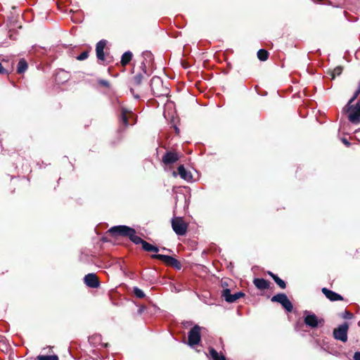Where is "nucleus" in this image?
Wrapping results in <instances>:
<instances>
[{
	"mask_svg": "<svg viewBox=\"0 0 360 360\" xmlns=\"http://www.w3.org/2000/svg\"><path fill=\"white\" fill-rule=\"evenodd\" d=\"M150 88L156 96H162L168 94L167 88L163 86L162 80L160 77L155 76L151 79Z\"/></svg>",
	"mask_w": 360,
	"mask_h": 360,
	"instance_id": "1",
	"label": "nucleus"
},
{
	"mask_svg": "<svg viewBox=\"0 0 360 360\" xmlns=\"http://www.w3.org/2000/svg\"><path fill=\"white\" fill-rule=\"evenodd\" d=\"M344 110L349 112L348 120L353 124L360 122V103L358 102L356 105L350 104V107L344 108Z\"/></svg>",
	"mask_w": 360,
	"mask_h": 360,
	"instance_id": "2",
	"label": "nucleus"
},
{
	"mask_svg": "<svg viewBox=\"0 0 360 360\" xmlns=\"http://www.w3.org/2000/svg\"><path fill=\"white\" fill-rule=\"evenodd\" d=\"M134 229L125 225L114 226L111 227L108 232L112 236L129 237L133 232Z\"/></svg>",
	"mask_w": 360,
	"mask_h": 360,
	"instance_id": "3",
	"label": "nucleus"
},
{
	"mask_svg": "<svg viewBox=\"0 0 360 360\" xmlns=\"http://www.w3.org/2000/svg\"><path fill=\"white\" fill-rule=\"evenodd\" d=\"M271 300L273 302L280 303L288 312H291L292 311V304L287 295L284 293H278L276 295H274Z\"/></svg>",
	"mask_w": 360,
	"mask_h": 360,
	"instance_id": "4",
	"label": "nucleus"
},
{
	"mask_svg": "<svg viewBox=\"0 0 360 360\" xmlns=\"http://www.w3.org/2000/svg\"><path fill=\"white\" fill-rule=\"evenodd\" d=\"M172 227L178 236H184L187 231V224L181 217H175L172 219Z\"/></svg>",
	"mask_w": 360,
	"mask_h": 360,
	"instance_id": "5",
	"label": "nucleus"
},
{
	"mask_svg": "<svg viewBox=\"0 0 360 360\" xmlns=\"http://www.w3.org/2000/svg\"><path fill=\"white\" fill-rule=\"evenodd\" d=\"M151 257L153 259H160L164 262L167 266H172L176 269L180 270L181 269V264L180 262L171 256L157 254L153 255Z\"/></svg>",
	"mask_w": 360,
	"mask_h": 360,
	"instance_id": "6",
	"label": "nucleus"
},
{
	"mask_svg": "<svg viewBox=\"0 0 360 360\" xmlns=\"http://www.w3.org/2000/svg\"><path fill=\"white\" fill-rule=\"evenodd\" d=\"M348 328L349 325L347 323H344L343 324L339 326L333 330L334 338L343 342H347Z\"/></svg>",
	"mask_w": 360,
	"mask_h": 360,
	"instance_id": "7",
	"label": "nucleus"
},
{
	"mask_svg": "<svg viewBox=\"0 0 360 360\" xmlns=\"http://www.w3.org/2000/svg\"><path fill=\"white\" fill-rule=\"evenodd\" d=\"M304 322L307 326L314 328L319 326V324L323 325L324 321L323 319H318L314 314L305 311Z\"/></svg>",
	"mask_w": 360,
	"mask_h": 360,
	"instance_id": "8",
	"label": "nucleus"
},
{
	"mask_svg": "<svg viewBox=\"0 0 360 360\" xmlns=\"http://www.w3.org/2000/svg\"><path fill=\"white\" fill-rule=\"evenodd\" d=\"M188 345L193 347L200 341V327L198 325L193 326L188 332Z\"/></svg>",
	"mask_w": 360,
	"mask_h": 360,
	"instance_id": "9",
	"label": "nucleus"
},
{
	"mask_svg": "<svg viewBox=\"0 0 360 360\" xmlns=\"http://www.w3.org/2000/svg\"><path fill=\"white\" fill-rule=\"evenodd\" d=\"M244 295L245 294L242 292H238L234 294H231V290L229 288L223 290L221 293V296L229 303H233Z\"/></svg>",
	"mask_w": 360,
	"mask_h": 360,
	"instance_id": "10",
	"label": "nucleus"
},
{
	"mask_svg": "<svg viewBox=\"0 0 360 360\" xmlns=\"http://www.w3.org/2000/svg\"><path fill=\"white\" fill-rule=\"evenodd\" d=\"M84 282L89 288H97L100 285V282L95 274H88L84 278Z\"/></svg>",
	"mask_w": 360,
	"mask_h": 360,
	"instance_id": "11",
	"label": "nucleus"
},
{
	"mask_svg": "<svg viewBox=\"0 0 360 360\" xmlns=\"http://www.w3.org/2000/svg\"><path fill=\"white\" fill-rule=\"evenodd\" d=\"M179 160V155L177 153L168 151L167 152L162 158V161L165 165H172L176 162Z\"/></svg>",
	"mask_w": 360,
	"mask_h": 360,
	"instance_id": "12",
	"label": "nucleus"
},
{
	"mask_svg": "<svg viewBox=\"0 0 360 360\" xmlns=\"http://www.w3.org/2000/svg\"><path fill=\"white\" fill-rule=\"evenodd\" d=\"M321 291L324 295L332 302L343 300V297L340 295L326 288H323Z\"/></svg>",
	"mask_w": 360,
	"mask_h": 360,
	"instance_id": "13",
	"label": "nucleus"
},
{
	"mask_svg": "<svg viewBox=\"0 0 360 360\" xmlns=\"http://www.w3.org/2000/svg\"><path fill=\"white\" fill-rule=\"evenodd\" d=\"M106 45V41L105 40H101L99 41L96 47V56L98 60H104L105 56H104V48Z\"/></svg>",
	"mask_w": 360,
	"mask_h": 360,
	"instance_id": "14",
	"label": "nucleus"
},
{
	"mask_svg": "<svg viewBox=\"0 0 360 360\" xmlns=\"http://www.w3.org/2000/svg\"><path fill=\"white\" fill-rule=\"evenodd\" d=\"M178 173L180 176V177L186 180L187 181H191L192 179V174L190 172H188L184 165H180L178 167Z\"/></svg>",
	"mask_w": 360,
	"mask_h": 360,
	"instance_id": "15",
	"label": "nucleus"
},
{
	"mask_svg": "<svg viewBox=\"0 0 360 360\" xmlns=\"http://www.w3.org/2000/svg\"><path fill=\"white\" fill-rule=\"evenodd\" d=\"M253 283L257 287V288L259 290H266L269 287V282L264 278H255L253 280Z\"/></svg>",
	"mask_w": 360,
	"mask_h": 360,
	"instance_id": "16",
	"label": "nucleus"
},
{
	"mask_svg": "<svg viewBox=\"0 0 360 360\" xmlns=\"http://www.w3.org/2000/svg\"><path fill=\"white\" fill-rule=\"evenodd\" d=\"M129 238L131 242H133L136 245H143L144 242V240H143L141 237L136 236V232L134 229L133 230V232L129 236Z\"/></svg>",
	"mask_w": 360,
	"mask_h": 360,
	"instance_id": "17",
	"label": "nucleus"
},
{
	"mask_svg": "<svg viewBox=\"0 0 360 360\" xmlns=\"http://www.w3.org/2000/svg\"><path fill=\"white\" fill-rule=\"evenodd\" d=\"M142 248L143 250H145L146 252H159V248L158 247L153 245L145 240L142 245Z\"/></svg>",
	"mask_w": 360,
	"mask_h": 360,
	"instance_id": "18",
	"label": "nucleus"
},
{
	"mask_svg": "<svg viewBox=\"0 0 360 360\" xmlns=\"http://www.w3.org/2000/svg\"><path fill=\"white\" fill-rule=\"evenodd\" d=\"M209 352L212 360H226L224 355L219 354L214 348H210Z\"/></svg>",
	"mask_w": 360,
	"mask_h": 360,
	"instance_id": "19",
	"label": "nucleus"
},
{
	"mask_svg": "<svg viewBox=\"0 0 360 360\" xmlns=\"http://www.w3.org/2000/svg\"><path fill=\"white\" fill-rule=\"evenodd\" d=\"M132 58V53L131 51H128L123 53L121 58V63L123 66L126 65L129 63V61Z\"/></svg>",
	"mask_w": 360,
	"mask_h": 360,
	"instance_id": "20",
	"label": "nucleus"
},
{
	"mask_svg": "<svg viewBox=\"0 0 360 360\" xmlns=\"http://www.w3.org/2000/svg\"><path fill=\"white\" fill-rule=\"evenodd\" d=\"M128 114H131L130 111H128L125 108L122 109L121 112V120L124 126H128L129 124V117Z\"/></svg>",
	"mask_w": 360,
	"mask_h": 360,
	"instance_id": "21",
	"label": "nucleus"
},
{
	"mask_svg": "<svg viewBox=\"0 0 360 360\" xmlns=\"http://www.w3.org/2000/svg\"><path fill=\"white\" fill-rule=\"evenodd\" d=\"M142 60H145V63H146L148 65H150L153 60V54L150 51H146L143 52L142 53Z\"/></svg>",
	"mask_w": 360,
	"mask_h": 360,
	"instance_id": "22",
	"label": "nucleus"
},
{
	"mask_svg": "<svg viewBox=\"0 0 360 360\" xmlns=\"http://www.w3.org/2000/svg\"><path fill=\"white\" fill-rule=\"evenodd\" d=\"M27 69V63L24 59H20L18 63L17 72L23 73Z\"/></svg>",
	"mask_w": 360,
	"mask_h": 360,
	"instance_id": "23",
	"label": "nucleus"
},
{
	"mask_svg": "<svg viewBox=\"0 0 360 360\" xmlns=\"http://www.w3.org/2000/svg\"><path fill=\"white\" fill-rule=\"evenodd\" d=\"M257 57L261 61H265L268 59L269 53L264 49H259L257 51Z\"/></svg>",
	"mask_w": 360,
	"mask_h": 360,
	"instance_id": "24",
	"label": "nucleus"
},
{
	"mask_svg": "<svg viewBox=\"0 0 360 360\" xmlns=\"http://www.w3.org/2000/svg\"><path fill=\"white\" fill-rule=\"evenodd\" d=\"M36 360H58V356L56 354L39 355L37 356Z\"/></svg>",
	"mask_w": 360,
	"mask_h": 360,
	"instance_id": "25",
	"label": "nucleus"
},
{
	"mask_svg": "<svg viewBox=\"0 0 360 360\" xmlns=\"http://www.w3.org/2000/svg\"><path fill=\"white\" fill-rule=\"evenodd\" d=\"M342 71V68L341 66H338L335 68H334L332 71L329 72L328 73L331 76V79H333L335 78L336 76H339L341 75Z\"/></svg>",
	"mask_w": 360,
	"mask_h": 360,
	"instance_id": "26",
	"label": "nucleus"
},
{
	"mask_svg": "<svg viewBox=\"0 0 360 360\" xmlns=\"http://www.w3.org/2000/svg\"><path fill=\"white\" fill-rule=\"evenodd\" d=\"M273 279L281 288L285 289L286 288L285 282L281 278H280L278 276H273Z\"/></svg>",
	"mask_w": 360,
	"mask_h": 360,
	"instance_id": "27",
	"label": "nucleus"
},
{
	"mask_svg": "<svg viewBox=\"0 0 360 360\" xmlns=\"http://www.w3.org/2000/svg\"><path fill=\"white\" fill-rule=\"evenodd\" d=\"M133 292L135 296L138 298H143L146 296L143 291L139 288L138 287H134L133 289Z\"/></svg>",
	"mask_w": 360,
	"mask_h": 360,
	"instance_id": "28",
	"label": "nucleus"
},
{
	"mask_svg": "<svg viewBox=\"0 0 360 360\" xmlns=\"http://www.w3.org/2000/svg\"><path fill=\"white\" fill-rule=\"evenodd\" d=\"M143 75L142 73H139L137 74L136 75H135L134 77V83L136 84V85H140L142 82V80H143Z\"/></svg>",
	"mask_w": 360,
	"mask_h": 360,
	"instance_id": "29",
	"label": "nucleus"
},
{
	"mask_svg": "<svg viewBox=\"0 0 360 360\" xmlns=\"http://www.w3.org/2000/svg\"><path fill=\"white\" fill-rule=\"evenodd\" d=\"M89 56V51H84L81 54H79L78 56H77V59L78 60H84L86 59Z\"/></svg>",
	"mask_w": 360,
	"mask_h": 360,
	"instance_id": "30",
	"label": "nucleus"
},
{
	"mask_svg": "<svg viewBox=\"0 0 360 360\" xmlns=\"http://www.w3.org/2000/svg\"><path fill=\"white\" fill-rule=\"evenodd\" d=\"M148 66H149V65H148L146 63H145V60L141 61V68L142 72L146 75H148L147 68Z\"/></svg>",
	"mask_w": 360,
	"mask_h": 360,
	"instance_id": "31",
	"label": "nucleus"
},
{
	"mask_svg": "<svg viewBox=\"0 0 360 360\" xmlns=\"http://www.w3.org/2000/svg\"><path fill=\"white\" fill-rule=\"evenodd\" d=\"M98 84L103 86H105V87H108L110 84L108 82V81L105 80V79H99L98 81Z\"/></svg>",
	"mask_w": 360,
	"mask_h": 360,
	"instance_id": "32",
	"label": "nucleus"
},
{
	"mask_svg": "<svg viewBox=\"0 0 360 360\" xmlns=\"http://www.w3.org/2000/svg\"><path fill=\"white\" fill-rule=\"evenodd\" d=\"M352 316H353V314L352 313H350L349 311H345L344 316H343V317L345 319H350L352 318Z\"/></svg>",
	"mask_w": 360,
	"mask_h": 360,
	"instance_id": "33",
	"label": "nucleus"
},
{
	"mask_svg": "<svg viewBox=\"0 0 360 360\" xmlns=\"http://www.w3.org/2000/svg\"><path fill=\"white\" fill-rule=\"evenodd\" d=\"M354 360H360V352H356L354 354Z\"/></svg>",
	"mask_w": 360,
	"mask_h": 360,
	"instance_id": "34",
	"label": "nucleus"
},
{
	"mask_svg": "<svg viewBox=\"0 0 360 360\" xmlns=\"http://www.w3.org/2000/svg\"><path fill=\"white\" fill-rule=\"evenodd\" d=\"M342 143H343L345 146H350V143H349V142L348 141V140H347V139H346L345 138L342 139Z\"/></svg>",
	"mask_w": 360,
	"mask_h": 360,
	"instance_id": "35",
	"label": "nucleus"
},
{
	"mask_svg": "<svg viewBox=\"0 0 360 360\" xmlns=\"http://www.w3.org/2000/svg\"><path fill=\"white\" fill-rule=\"evenodd\" d=\"M5 72V69L3 68L1 63H0V73H4Z\"/></svg>",
	"mask_w": 360,
	"mask_h": 360,
	"instance_id": "36",
	"label": "nucleus"
},
{
	"mask_svg": "<svg viewBox=\"0 0 360 360\" xmlns=\"http://www.w3.org/2000/svg\"><path fill=\"white\" fill-rule=\"evenodd\" d=\"M268 274L273 278V276H277L276 274H274V273L269 271Z\"/></svg>",
	"mask_w": 360,
	"mask_h": 360,
	"instance_id": "37",
	"label": "nucleus"
},
{
	"mask_svg": "<svg viewBox=\"0 0 360 360\" xmlns=\"http://www.w3.org/2000/svg\"><path fill=\"white\" fill-rule=\"evenodd\" d=\"M268 274L273 278V276H277L276 274H274V273L269 271Z\"/></svg>",
	"mask_w": 360,
	"mask_h": 360,
	"instance_id": "38",
	"label": "nucleus"
},
{
	"mask_svg": "<svg viewBox=\"0 0 360 360\" xmlns=\"http://www.w3.org/2000/svg\"><path fill=\"white\" fill-rule=\"evenodd\" d=\"M355 135L356 137L360 136V129L355 131Z\"/></svg>",
	"mask_w": 360,
	"mask_h": 360,
	"instance_id": "39",
	"label": "nucleus"
},
{
	"mask_svg": "<svg viewBox=\"0 0 360 360\" xmlns=\"http://www.w3.org/2000/svg\"><path fill=\"white\" fill-rule=\"evenodd\" d=\"M60 73H62V74H66V72H65V71H63V70H60V71L57 74V77H58Z\"/></svg>",
	"mask_w": 360,
	"mask_h": 360,
	"instance_id": "40",
	"label": "nucleus"
},
{
	"mask_svg": "<svg viewBox=\"0 0 360 360\" xmlns=\"http://www.w3.org/2000/svg\"><path fill=\"white\" fill-rule=\"evenodd\" d=\"M163 250H167V251H171L170 250H167V249H166V248H163Z\"/></svg>",
	"mask_w": 360,
	"mask_h": 360,
	"instance_id": "41",
	"label": "nucleus"
},
{
	"mask_svg": "<svg viewBox=\"0 0 360 360\" xmlns=\"http://www.w3.org/2000/svg\"><path fill=\"white\" fill-rule=\"evenodd\" d=\"M175 130H176V132L179 131V129L177 127L175 129Z\"/></svg>",
	"mask_w": 360,
	"mask_h": 360,
	"instance_id": "42",
	"label": "nucleus"
},
{
	"mask_svg": "<svg viewBox=\"0 0 360 360\" xmlns=\"http://www.w3.org/2000/svg\"><path fill=\"white\" fill-rule=\"evenodd\" d=\"M135 96V98H139V96Z\"/></svg>",
	"mask_w": 360,
	"mask_h": 360,
	"instance_id": "43",
	"label": "nucleus"
}]
</instances>
